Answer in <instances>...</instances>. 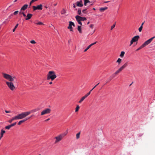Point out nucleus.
Returning <instances> with one entry per match:
<instances>
[{
    "label": "nucleus",
    "mask_w": 155,
    "mask_h": 155,
    "mask_svg": "<svg viewBox=\"0 0 155 155\" xmlns=\"http://www.w3.org/2000/svg\"><path fill=\"white\" fill-rule=\"evenodd\" d=\"M88 3H90V2L89 0H84V5L85 6L87 5V4Z\"/></svg>",
    "instance_id": "nucleus-25"
},
{
    "label": "nucleus",
    "mask_w": 155,
    "mask_h": 155,
    "mask_svg": "<svg viewBox=\"0 0 155 155\" xmlns=\"http://www.w3.org/2000/svg\"><path fill=\"white\" fill-rule=\"evenodd\" d=\"M78 14L79 15L82 16V15L81 12V9H78Z\"/></svg>",
    "instance_id": "nucleus-28"
},
{
    "label": "nucleus",
    "mask_w": 155,
    "mask_h": 155,
    "mask_svg": "<svg viewBox=\"0 0 155 155\" xmlns=\"http://www.w3.org/2000/svg\"><path fill=\"white\" fill-rule=\"evenodd\" d=\"M30 43L31 44H35L36 42H35V41L34 40H31L30 41Z\"/></svg>",
    "instance_id": "nucleus-38"
},
{
    "label": "nucleus",
    "mask_w": 155,
    "mask_h": 155,
    "mask_svg": "<svg viewBox=\"0 0 155 155\" xmlns=\"http://www.w3.org/2000/svg\"><path fill=\"white\" fill-rule=\"evenodd\" d=\"M51 110L49 108H46L43 110L41 113V115H44L48 114L51 112Z\"/></svg>",
    "instance_id": "nucleus-7"
},
{
    "label": "nucleus",
    "mask_w": 155,
    "mask_h": 155,
    "mask_svg": "<svg viewBox=\"0 0 155 155\" xmlns=\"http://www.w3.org/2000/svg\"><path fill=\"white\" fill-rule=\"evenodd\" d=\"M120 72L118 69L111 76H110V78H111L110 80H111L113 78H114V77H115L116 75L118 74Z\"/></svg>",
    "instance_id": "nucleus-12"
},
{
    "label": "nucleus",
    "mask_w": 155,
    "mask_h": 155,
    "mask_svg": "<svg viewBox=\"0 0 155 155\" xmlns=\"http://www.w3.org/2000/svg\"><path fill=\"white\" fill-rule=\"evenodd\" d=\"M33 116V115H31V116H30L29 117H30V118L32 117Z\"/></svg>",
    "instance_id": "nucleus-60"
},
{
    "label": "nucleus",
    "mask_w": 155,
    "mask_h": 155,
    "mask_svg": "<svg viewBox=\"0 0 155 155\" xmlns=\"http://www.w3.org/2000/svg\"><path fill=\"white\" fill-rule=\"evenodd\" d=\"M109 1H106V2H104V3H107V2H109Z\"/></svg>",
    "instance_id": "nucleus-57"
},
{
    "label": "nucleus",
    "mask_w": 155,
    "mask_h": 155,
    "mask_svg": "<svg viewBox=\"0 0 155 155\" xmlns=\"http://www.w3.org/2000/svg\"><path fill=\"white\" fill-rule=\"evenodd\" d=\"M97 43V41H96V42H95L93 43H92V45H94L95 44Z\"/></svg>",
    "instance_id": "nucleus-52"
},
{
    "label": "nucleus",
    "mask_w": 155,
    "mask_h": 155,
    "mask_svg": "<svg viewBox=\"0 0 155 155\" xmlns=\"http://www.w3.org/2000/svg\"><path fill=\"white\" fill-rule=\"evenodd\" d=\"M30 118V117H27L26 119L20 121L18 123V125H20L22 123L24 122L26 120Z\"/></svg>",
    "instance_id": "nucleus-13"
},
{
    "label": "nucleus",
    "mask_w": 155,
    "mask_h": 155,
    "mask_svg": "<svg viewBox=\"0 0 155 155\" xmlns=\"http://www.w3.org/2000/svg\"><path fill=\"white\" fill-rule=\"evenodd\" d=\"M24 118L22 113L17 115V116L13 117L11 119L9 120L8 122L9 123H11L14 120H17L21 119Z\"/></svg>",
    "instance_id": "nucleus-4"
},
{
    "label": "nucleus",
    "mask_w": 155,
    "mask_h": 155,
    "mask_svg": "<svg viewBox=\"0 0 155 155\" xmlns=\"http://www.w3.org/2000/svg\"><path fill=\"white\" fill-rule=\"evenodd\" d=\"M78 30L80 33H82V31H81V26H78Z\"/></svg>",
    "instance_id": "nucleus-24"
},
{
    "label": "nucleus",
    "mask_w": 155,
    "mask_h": 155,
    "mask_svg": "<svg viewBox=\"0 0 155 155\" xmlns=\"http://www.w3.org/2000/svg\"><path fill=\"white\" fill-rule=\"evenodd\" d=\"M93 9L94 10H95V9L94 8H93Z\"/></svg>",
    "instance_id": "nucleus-63"
},
{
    "label": "nucleus",
    "mask_w": 155,
    "mask_h": 155,
    "mask_svg": "<svg viewBox=\"0 0 155 155\" xmlns=\"http://www.w3.org/2000/svg\"><path fill=\"white\" fill-rule=\"evenodd\" d=\"M18 11H16L14 12L13 14L14 15H16L18 13Z\"/></svg>",
    "instance_id": "nucleus-39"
},
{
    "label": "nucleus",
    "mask_w": 155,
    "mask_h": 155,
    "mask_svg": "<svg viewBox=\"0 0 155 155\" xmlns=\"http://www.w3.org/2000/svg\"><path fill=\"white\" fill-rule=\"evenodd\" d=\"M80 108V107L78 105H77V106L76 107L75 109V112H77L78 111L79 109Z\"/></svg>",
    "instance_id": "nucleus-29"
},
{
    "label": "nucleus",
    "mask_w": 155,
    "mask_h": 155,
    "mask_svg": "<svg viewBox=\"0 0 155 155\" xmlns=\"http://www.w3.org/2000/svg\"><path fill=\"white\" fill-rule=\"evenodd\" d=\"M80 132H79L76 134V138L77 139H78L80 138Z\"/></svg>",
    "instance_id": "nucleus-26"
},
{
    "label": "nucleus",
    "mask_w": 155,
    "mask_h": 155,
    "mask_svg": "<svg viewBox=\"0 0 155 155\" xmlns=\"http://www.w3.org/2000/svg\"><path fill=\"white\" fill-rule=\"evenodd\" d=\"M115 23L111 27V30H112L115 26Z\"/></svg>",
    "instance_id": "nucleus-35"
},
{
    "label": "nucleus",
    "mask_w": 155,
    "mask_h": 155,
    "mask_svg": "<svg viewBox=\"0 0 155 155\" xmlns=\"http://www.w3.org/2000/svg\"><path fill=\"white\" fill-rule=\"evenodd\" d=\"M77 21L78 22V23L79 24L81 25H82V23H81V21Z\"/></svg>",
    "instance_id": "nucleus-43"
},
{
    "label": "nucleus",
    "mask_w": 155,
    "mask_h": 155,
    "mask_svg": "<svg viewBox=\"0 0 155 155\" xmlns=\"http://www.w3.org/2000/svg\"><path fill=\"white\" fill-rule=\"evenodd\" d=\"M72 26H74L75 25L74 22H73L72 21H70L69 22V24L68 26V28L71 31H73V28L72 27Z\"/></svg>",
    "instance_id": "nucleus-10"
},
{
    "label": "nucleus",
    "mask_w": 155,
    "mask_h": 155,
    "mask_svg": "<svg viewBox=\"0 0 155 155\" xmlns=\"http://www.w3.org/2000/svg\"><path fill=\"white\" fill-rule=\"evenodd\" d=\"M57 3H56V4H54V5L55 6L57 5Z\"/></svg>",
    "instance_id": "nucleus-61"
},
{
    "label": "nucleus",
    "mask_w": 155,
    "mask_h": 155,
    "mask_svg": "<svg viewBox=\"0 0 155 155\" xmlns=\"http://www.w3.org/2000/svg\"><path fill=\"white\" fill-rule=\"evenodd\" d=\"M89 22L88 21L87 23V24L88 25L89 24Z\"/></svg>",
    "instance_id": "nucleus-62"
},
{
    "label": "nucleus",
    "mask_w": 155,
    "mask_h": 155,
    "mask_svg": "<svg viewBox=\"0 0 155 155\" xmlns=\"http://www.w3.org/2000/svg\"><path fill=\"white\" fill-rule=\"evenodd\" d=\"M57 77L55 72L53 71H49L47 75V79L49 80L51 79V81L54 80Z\"/></svg>",
    "instance_id": "nucleus-2"
},
{
    "label": "nucleus",
    "mask_w": 155,
    "mask_h": 155,
    "mask_svg": "<svg viewBox=\"0 0 155 155\" xmlns=\"http://www.w3.org/2000/svg\"><path fill=\"white\" fill-rule=\"evenodd\" d=\"M93 46V45L92 44H90V45H89V46H88V47H89L90 48L91 47V46Z\"/></svg>",
    "instance_id": "nucleus-50"
},
{
    "label": "nucleus",
    "mask_w": 155,
    "mask_h": 155,
    "mask_svg": "<svg viewBox=\"0 0 155 155\" xmlns=\"http://www.w3.org/2000/svg\"><path fill=\"white\" fill-rule=\"evenodd\" d=\"M33 3V2H31V1L30 2L29 4V5L31 6V4Z\"/></svg>",
    "instance_id": "nucleus-55"
},
{
    "label": "nucleus",
    "mask_w": 155,
    "mask_h": 155,
    "mask_svg": "<svg viewBox=\"0 0 155 155\" xmlns=\"http://www.w3.org/2000/svg\"><path fill=\"white\" fill-rule=\"evenodd\" d=\"M19 14H22V15H23V16L24 17H26V15H25V14L24 12H22L21 11H20L19 12Z\"/></svg>",
    "instance_id": "nucleus-31"
},
{
    "label": "nucleus",
    "mask_w": 155,
    "mask_h": 155,
    "mask_svg": "<svg viewBox=\"0 0 155 155\" xmlns=\"http://www.w3.org/2000/svg\"><path fill=\"white\" fill-rule=\"evenodd\" d=\"M12 14H11V15H10V16H9V17H11V16H12Z\"/></svg>",
    "instance_id": "nucleus-64"
},
{
    "label": "nucleus",
    "mask_w": 155,
    "mask_h": 155,
    "mask_svg": "<svg viewBox=\"0 0 155 155\" xmlns=\"http://www.w3.org/2000/svg\"><path fill=\"white\" fill-rule=\"evenodd\" d=\"M54 139H55V140L54 143H56L61 140L62 139H63V138L61 135L60 134L57 136L55 137L54 138Z\"/></svg>",
    "instance_id": "nucleus-8"
},
{
    "label": "nucleus",
    "mask_w": 155,
    "mask_h": 155,
    "mask_svg": "<svg viewBox=\"0 0 155 155\" xmlns=\"http://www.w3.org/2000/svg\"><path fill=\"white\" fill-rule=\"evenodd\" d=\"M144 22H143L142 23V24H141V26H142V27H143V24H144Z\"/></svg>",
    "instance_id": "nucleus-53"
},
{
    "label": "nucleus",
    "mask_w": 155,
    "mask_h": 155,
    "mask_svg": "<svg viewBox=\"0 0 155 155\" xmlns=\"http://www.w3.org/2000/svg\"><path fill=\"white\" fill-rule=\"evenodd\" d=\"M11 127V126L10 125L6 126L5 127V128L9 130Z\"/></svg>",
    "instance_id": "nucleus-30"
},
{
    "label": "nucleus",
    "mask_w": 155,
    "mask_h": 155,
    "mask_svg": "<svg viewBox=\"0 0 155 155\" xmlns=\"http://www.w3.org/2000/svg\"><path fill=\"white\" fill-rule=\"evenodd\" d=\"M36 24L38 25H44V24L41 21H39L38 23H36Z\"/></svg>",
    "instance_id": "nucleus-36"
},
{
    "label": "nucleus",
    "mask_w": 155,
    "mask_h": 155,
    "mask_svg": "<svg viewBox=\"0 0 155 155\" xmlns=\"http://www.w3.org/2000/svg\"><path fill=\"white\" fill-rule=\"evenodd\" d=\"M18 24H17L16 25H15L14 28L13 29V32H14L15 31V29L17 28L18 26Z\"/></svg>",
    "instance_id": "nucleus-33"
},
{
    "label": "nucleus",
    "mask_w": 155,
    "mask_h": 155,
    "mask_svg": "<svg viewBox=\"0 0 155 155\" xmlns=\"http://www.w3.org/2000/svg\"><path fill=\"white\" fill-rule=\"evenodd\" d=\"M93 46V45L92 44H90V45H89V46H88V47H89L90 48L91 47V46Z\"/></svg>",
    "instance_id": "nucleus-51"
},
{
    "label": "nucleus",
    "mask_w": 155,
    "mask_h": 155,
    "mask_svg": "<svg viewBox=\"0 0 155 155\" xmlns=\"http://www.w3.org/2000/svg\"><path fill=\"white\" fill-rule=\"evenodd\" d=\"M5 112L6 113H10V111H7V110H5Z\"/></svg>",
    "instance_id": "nucleus-46"
},
{
    "label": "nucleus",
    "mask_w": 155,
    "mask_h": 155,
    "mask_svg": "<svg viewBox=\"0 0 155 155\" xmlns=\"http://www.w3.org/2000/svg\"><path fill=\"white\" fill-rule=\"evenodd\" d=\"M155 38V36L152 37L148 39L147 41H146L138 49L136 50V51H138V50H140L141 48H143L145 47L147 45H148L149 44L152 40Z\"/></svg>",
    "instance_id": "nucleus-3"
},
{
    "label": "nucleus",
    "mask_w": 155,
    "mask_h": 155,
    "mask_svg": "<svg viewBox=\"0 0 155 155\" xmlns=\"http://www.w3.org/2000/svg\"><path fill=\"white\" fill-rule=\"evenodd\" d=\"M93 46V45L92 44H90V45H89V46H88V47H89L90 48L91 47V46Z\"/></svg>",
    "instance_id": "nucleus-49"
},
{
    "label": "nucleus",
    "mask_w": 155,
    "mask_h": 155,
    "mask_svg": "<svg viewBox=\"0 0 155 155\" xmlns=\"http://www.w3.org/2000/svg\"><path fill=\"white\" fill-rule=\"evenodd\" d=\"M2 74L5 78L10 81V82L7 81L6 82L9 88L12 91L15 90V87L12 82L14 81V79L16 78L15 77V76H12L9 74L4 73H3Z\"/></svg>",
    "instance_id": "nucleus-1"
},
{
    "label": "nucleus",
    "mask_w": 155,
    "mask_h": 155,
    "mask_svg": "<svg viewBox=\"0 0 155 155\" xmlns=\"http://www.w3.org/2000/svg\"><path fill=\"white\" fill-rule=\"evenodd\" d=\"M80 18L81 19V21H84L86 20V18L85 17H81V18Z\"/></svg>",
    "instance_id": "nucleus-32"
},
{
    "label": "nucleus",
    "mask_w": 155,
    "mask_h": 155,
    "mask_svg": "<svg viewBox=\"0 0 155 155\" xmlns=\"http://www.w3.org/2000/svg\"><path fill=\"white\" fill-rule=\"evenodd\" d=\"M94 25L93 24H91L90 25V27L92 29H93L94 27Z\"/></svg>",
    "instance_id": "nucleus-42"
},
{
    "label": "nucleus",
    "mask_w": 155,
    "mask_h": 155,
    "mask_svg": "<svg viewBox=\"0 0 155 155\" xmlns=\"http://www.w3.org/2000/svg\"><path fill=\"white\" fill-rule=\"evenodd\" d=\"M143 28V27H142V26H140L139 28H138V30L139 32H140L142 30Z\"/></svg>",
    "instance_id": "nucleus-34"
},
{
    "label": "nucleus",
    "mask_w": 155,
    "mask_h": 155,
    "mask_svg": "<svg viewBox=\"0 0 155 155\" xmlns=\"http://www.w3.org/2000/svg\"><path fill=\"white\" fill-rule=\"evenodd\" d=\"M32 7L34 11L36 10H42V5L41 4L37 5V6H34Z\"/></svg>",
    "instance_id": "nucleus-9"
},
{
    "label": "nucleus",
    "mask_w": 155,
    "mask_h": 155,
    "mask_svg": "<svg viewBox=\"0 0 155 155\" xmlns=\"http://www.w3.org/2000/svg\"><path fill=\"white\" fill-rule=\"evenodd\" d=\"M139 38V35L135 36L133 37L130 41V46H131L134 42L137 41Z\"/></svg>",
    "instance_id": "nucleus-6"
},
{
    "label": "nucleus",
    "mask_w": 155,
    "mask_h": 155,
    "mask_svg": "<svg viewBox=\"0 0 155 155\" xmlns=\"http://www.w3.org/2000/svg\"><path fill=\"white\" fill-rule=\"evenodd\" d=\"M52 84V81H51V82H49V84Z\"/></svg>",
    "instance_id": "nucleus-56"
},
{
    "label": "nucleus",
    "mask_w": 155,
    "mask_h": 155,
    "mask_svg": "<svg viewBox=\"0 0 155 155\" xmlns=\"http://www.w3.org/2000/svg\"><path fill=\"white\" fill-rule=\"evenodd\" d=\"M107 8H108L107 7H105L104 8H101L100 9V11L101 12H103L104 10L107 9Z\"/></svg>",
    "instance_id": "nucleus-21"
},
{
    "label": "nucleus",
    "mask_w": 155,
    "mask_h": 155,
    "mask_svg": "<svg viewBox=\"0 0 155 155\" xmlns=\"http://www.w3.org/2000/svg\"><path fill=\"white\" fill-rule=\"evenodd\" d=\"M5 130H1V134H0V135H1L0 138H2L3 136V134L4 133H5Z\"/></svg>",
    "instance_id": "nucleus-20"
},
{
    "label": "nucleus",
    "mask_w": 155,
    "mask_h": 155,
    "mask_svg": "<svg viewBox=\"0 0 155 155\" xmlns=\"http://www.w3.org/2000/svg\"><path fill=\"white\" fill-rule=\"evenodd\" d=\"M122 61V59L120 58H118L116 62L118 63L119 64H120Z\"/></svg>",
    "instance_id": "nucleus-27"
},
{
    "label": "nucleus",
    "mask_w": 155,
    "mask_h": 155,
    "mask_svg": "<svg viewBox=\"0 0 155 155\" xmlns=\"http://www.w3.org/2000/svg\"><path fill=\"white\" fill-rule=\"evenodd\" d=\"M125 54V52L124 51H122L121 52L120 54V56L121 58H123L124 56V55Z\"/></svg>",
    "instance_id": "nucleus-23"
},
{
    "label": "nucleus",
    "mask_w": 155,
    "mask_h": 155,
    "mask_svg": "<svg viewBox=\"0 0 155 155\" xmlns=\"http://www.w3.org/2000/svg\"><path fill=\"white\" fill-rule=\"evenodd\" d=\"M38 0H32L31 1V2H33V3L34 2H35V1H37Z\"/></svg>",
    "instance_id": "nucleus-47"
},
{
    "label": "nucleus",
    "mask_w": 155,
    "mask_h": 155,
    "mask_svg": "<svg viewBox=\"0 0 155 155\" xmlns=\"http://www.w3.org/2000/svg\"><path fill=\"white\" fill-rule=\"evenodd\" d=\"M68 130H67L65 132H64L62 134H60L61 135V137H62L63 138L65 136L67 135V134H68Z\"/></svg>",
    "instance_id": "nucleus-17"
},
{
    "label": "nucleus",
    "mask_w": 155,
    "mask_h": 155,
    "mask_svg": "<svg viewBox=\"0 0 155 155\" xmlns=\"http://www.w3.org/2000/svg\"><path fill=\"white\" fill-rule=\"evenodd\" d=\"M38 110L36 109L32 110L30 111L23 112L22 113V114L24 117V118L26 117V116L29 115L31 113L36 112Z\"/></svg>",
    "instance_id": "nucleus-5"
},
{
    "label": "nucleus",
    "mask_w": 155,
    "mask_h": 155,
    "mask_svg": "<svg viewBox=\"0 0 155 155\" xmlns=\"http://www.w3.org/2000/svg\"><path fill=\"white\" fill-rule=\"evenodd\" d=\"M73 7L74 8H75V7H76V6L74 4H73Z\"/></svg>",
    "instance_id": "nucleus-54"
},
{
    "label": "nucleus",
    "mask_w": 155,
    "mask_h": 155,
    "mask_svg": "<svg viewBox=\"0 0 155 155\" xmlns=\"http://www.w3.org/2000/svg\"><path fill=\"white\" fill-rule=\"evenodd\" d=\"M33 15L30 13H28L26 16V18H25V19L26 20H28L30 19L32 17Z\"/></svg>",
    "instance_id": "nucleus-14"
},
{
    "label": "nucleus",
    "mask_w": 155,
    "mask_h": 155,
    "mask_svg": "<svg viewBox=\"0 0 155 155\" xmlns=\"http://www.w3.org/2000/svg\"><path fill=\"white\" fill-rule=\"evenodd\" d=\"M50 118H48V119H46V120H45V121L47 122V121H48L49 120H50Z\"/></svg>",
    "instance_id": "nucleus-48"
},
{
    "label": "nucleus",
    "mask_w": 155,
    "mask_h": 155,
    "mask_svg": "<svg viewBox=\"0 0 155 155\" xmlns=\"http://www.w3.org/2000/svg\"><path fill=\"white\" fill-rule=\"evenodd\" d=\"M61 14L62 15L65 14L66 13V11L64 9H63V10L61 11Z\"/></svg>",
    "instance_id": "nucleus-22"
},
{
    "label": "nucleus",
    "mask_w": 155,
    "mask_h": 155,
    "mask_svg": "<svg viewBox=\"0 0 155 155\" xmlns=\"http://www.w3.org/2000/svg\"><path fill=\"white\" fill-rule=\"evenodd\" d=\"M94 89L93 88L91 91H91Z\"/></svg>",
    "instance_id": "nucleus-58"
},
{
    "label": "nucleus",
    "mask_w": 155,
    "mask_h": 155,
    "mask_svg": "<svg viewBox=\"0 0 155 155\" xmlns=\"http://www.w3.org/2000/svg\"><path fill=\"white\" fill-rule=\"evenodd\" d=\"M86 9H83L82 10V12L84 13H86Z\"/></svg>",
    "instance_id": "nucleus-44"
},
{
    "label": "nucleus",
    "mask_w": 155,
    "mask_h": 155,
    "mask_svg": "<svg viewBox=\"0 0 155 155\" xmlns=\"http://www.w3.org/2000/svg\"><path fill=\"white\" fill-rule=\"evenodd\" d=\"M86 98V97L85 96H84L81 98L80 101H79V103H81Z\"/></svg>",
    "instance_id": "nucleus-19"
},
{
    "label": "nucleus",
    "mask_w": 155,
    "mask_h": 155,
    "mask_svg": "<svg viewBox=\"0 0 155 155\" xmlns=\"http://www.w3.org/2000/svg\"><path fill=\"white\" fill-rule=\"evenodd\" d=\"M90 48L89 47H88V46H87V47L86 48V49H85L84 51V52H86L88 49H89Z\"/></svg>",
    "instance_id": "nucleus-40"
},
{
    "label": "nucleus",
    "mask_w": 155,
    "mask_h": 155,
    "mask_svg": "<svg viewBox=\"0 0 155 155\" xmlns=\"http://www.w3.org/2000/svg\"><path fill=\"white\" fill-rule=\"evenodd\" d=\"M28 7V5H27L25 4L21 8V9H20L21 11H22V10L25 11L27 8Z\"/></svg>",
    "instance_id": "nucleus-15"
},
{
    "label": "nucleus",
    "mask_w": 155,
    "mask_h": 155,
    "mask_svg": "<svg viewBox=\"0 0 155 155\" xmlns=\"http://www.w3.org/2000/svg\"><path fill=\"white\" fill-rule=\"evenodd\" d=\"M90 94V92H89L88 93L85 94L84 96L87 97Z\"/></svg>",
    "instance_id": "nucleus-41"
},
{
    "label": "nucleus",
    "mask_w": 155,
    "mask_h": 155,
    "mask_svg": "<svg viewBox=\"0 0 155 155\" xmlns=\"http://www.w3.org/2000/svg\"><path fill=\"white\" fill-rule=\"evenodd\" d=\"M17 0H15L14 1V2H15L17 1Z\"/></svg>",
    "instance_id": "nucleus-59"
},
{
    "label": "nucleus",
    "mask_w": 155,
    "mask_h": 155,
    "mask_svg": "<svg viewBox=\"0 0 155 155\" xmlns=\"http://www.w3.org/2000/svg\"><path fill=\"white\" fill-rule=\"evenodd\" d=\"M99 84V83H98L96 85H95L94 86V87L93 88V89H94Z\"/></svg>",
    "instance_id": "nucleus-45"
},
{
    "label": "nucleus",
    "mask_w": 155,
    "mask_h": 155,
    "mask_svg": "<svg viewBox=\"0 0 155 155\" xmlns=\"http://www.w3.org/2000/svg\"><path fill=\"white\" fill-rule=\"evenodd\" d=\"M80 18H81V17L78 15H77L75 16V18L77 21H81V19Z\"/></svg>",
    "instance_id": "nucleus-18"
},
{
    "label": "nucleus",
    "mask_w": 155,
    "mask_h": 155,
    "mask_svg": "<svg viewBox=\"0 0 155 155\" xmlns=\"http://www.w3.org/2000/svg\"><path fill=\"white\" fill-rule=\"evenodd\" d=\"M127 66H128V63H127V62H126L124 65H123L121 67H120L118 69V70L121 72Z\"/></svg>",
    "instance_id": "nucleus-11"
},
{
    "label": "nucleus",
    "mask_w": 155,
    "mask_h": 155,
    "mask_svg": "<svg viewBox=\"0 0 155 155\" xmlns=\"http://www.w3.org/2000/svg\"><path fill=\"white\" fill-rule=\"evenodd\" d=\"M16 122H15L14 123H13V124H10V126H11V127H13V126H14L16 124Z\"/></svg>",
    "instance_id": "nucleus-37"
},
{
    "label": "nucleus",
    "mask_w": 155,
    "mask_h": 155,
    "mask_svg": "<svg viewBox=\"0 0 155 155\" xmlns=\"http://www.w3.org/2000/svg\"><path fill=\"white\" fill-rule=\"evenodd\" d=\"M76 3L77 5L78 6L81 7L83 6V4H82V0H81L80 2H77Z\"/></svg>",
    "instance_id": "nucleus-16"
}]
</instances>
